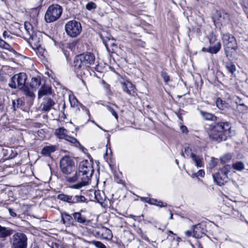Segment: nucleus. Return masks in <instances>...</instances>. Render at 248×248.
<instances>
[{
    "label": "nucleus",
    "instance_id": "1",
    "mask_svg": "<svg viewBox=\"0 0 248 248\" xmlns=\"http://www.w3.org/2000/svg\"><path fill=\"white\" fill-rule=\"evenodd\" d=\"M231 129L229 122H217L209 125V136L210 140L220 142L225 140L229 136Z\"/></svg>",
    "mask_w": 248,
    "mask_h": 248
},
{
    "label": "nucleus",
    "instance_id": "2",
    "mask_svg": "<svg viewBox=\"0 0 248 248\" xmlns=\"http://www.w3.org/2000/svg\"><path fill=\"white\" fill-rule=\"evenodd\" d=\"M93 172V167L88 160L83 161L79 163L78 172L74 176L68 177L67 181L70 183L80 181L87 185Z\"/></svg>",
    "mask_w": 248,
    "mask_h": 248
},
{
    "label": "nucleus",
    "instance_id": "3",
    "mask_svg": "<svg viewBox=\"0 0 248 248\" xmlns=\"http://www.w3.org/2000/svg\"><path fill=\"white\" fill-rule=\"evenodd\" d=\"M27 79V75L25 73L15 74L11 78L8 86L11 89L21 91L26 96L33 98L35 95L29 87V84L26 82Z\"/></svg>",
    "mask_w": 248,
    "mask_h": 248
},
{
    "label": "nucleus",
    "instance_id": "4",
    "mask_svg": "<svg viewBox=\"0 0 248 248\" xmlns=\"http://www.w3.org/2000/svg\"><path fill=\"white\" fill-rule=\"evenodd\" d=\"M95 61V56L90 52L83 53L76 56L74 61V67L75 72L77 74V77L80 79V76L78 73L89 67L93 64Z\"/></svg>",
    "mask_w": 248,
    "mask_h": 248
},
{
    "label": "nucleus",
    "instance_id": "5",
    "mask_svg": "<svg viewBox=\"0 0 248 248\" xmlns=\"http://www.w3.org/2000/svg\"><path fill=\"white\" fill-rule=\"evenodd\" d=\"M63 9L59 4H52L47 8L45 15V20L47 23H51L57 20L61 17Z\"/></svg>",
    "mask_w": 248,
    "mask_h": 248
},
{
    "label": "nucleus",
    "instance_id": "6",
    "mask_svg": "<svg viewBox=\"0 0 248 248\" xmlns=\"http://www.w3.org/2000/svg\"><path fill=\"white\" fill-rule=\"evenodd\" d=\"M57 199L67 203L70 206L87 202V199L81 195H67L64 193L57 195Z\"/></svg>",
    "mask_w": 248,
    "mask_h": 248
},
{
    "label": "nucleus",
    "instance_id": "7",
    "mask_svg": "<svg viewBox=\"0 0 248 248\" xmlns=\"http://www.w3.org/2000/svg\"><path fill=\"white\" fill-rule=\"evenodd\" d=\"M27 240L25 234L21 232H16L10 239L11 248H27Z\"/></svg>",
    "mask_w": 248,
    "mask_h": 248
},
{
    "label": "nucleus",
    "instance_id": "8",
    "mask_svg": "<svg viewBox=\"0 0 248 248\" xmlns=\"http://www.w3.org/2000/svg\"><path fill=\"white\" fill-rule=\"evenodd\" d=\"M231 166L227 165L219 169L217 172L213 174L215 182L218 186H222L228 181V174L230 172Z\"/></svg>",
    "mask_w": 248,
    "mask_h": 248
},
{
    "label": "nucleus",
    "instance_id": "9",
    "mask_svg": "<svg viewBox=\"0 0 248 248\" xmlns=\"http://www.w3.org/2000/svg\"><path fill=\"white\" fill-rule=\"evenodd\" d=\"M64 28L67 34L72 37H76L78 36L82 30L80 22L75 20L69 21L66 23Z\"/></svg>",
    "mask_w": 248,
    "mask_h": 248
},
{
    "label": "nucleus",
    "instance_id": "10",
    "mask_svg": "<svg viewBox=\"0 0 248 248\" xmlns=\"http://www.w3.org/2000/svg\"><path fill=\"white\" fill-rule=\"evenodd\" d=\"M60 168L62 172L65 174H70L75 170V162L73 158L65 155L60 160Z\"/></svg>",
    "mask_w": 248,
    "mask_h": 248
},
{
    "label": "nucleus",
    "instance_id": "11",
    "mask_svg": "<svg viewBox=\"0 0 248 248\" xmlns=\"http://www.w3.org/2000/svg\"><path fill=\"white\" fill-rule=\"evenodd\" d=\"M213 20L216 26H222L229 22L230 15L223 10H217L213 16Z\"/></svg>",
    "mask_w": 248,
    "mask_h": 248
},
{
    "label": "nucleus",
    "instance_id": "12",
    "mask_svg": "<svg viewBox=\"0 0 248 248\" xmlns=\"http://www.w3.org/2000/svg\"><path fill=\"white\" fill-rule=\"evenodd\" d=\"M123 90L127 94L134 96L135 93V88L133 84L128 81L121 82Z\"/></svg>",
    "mask_w": 248,
    "mask_h": 248
},
{
    "label": "nucleus",
    "instance_id": "13",
    "mask_svg": "<svg viewBox=\"0 0 248 248\" xmlns=\"http://www.w3.org/2000/svg\"><path fill=\"white\" fill-rule=\"evenodd\" d=\"M204 226L201 224L195 225L193 228V236L196 238H200L202 237L203 235H205L206 230L204 229Z\"/></svg>",
    "mask_w": 248,
    "mask_h": 248
},
{
    "label": "nucleus",
    "instance_id": "14",
    "mask_svg": "<svg viewBox=\"0 0 248 248\" xmlns=\"http://www.w3.org/2000/svg\"><path fill=\"white\" fill-rule=\"evenodd\" d=\"M26 33L29 37V39H30V43L31 45H33V47L34 48H38V47L40 46L41 45L39 44V38H37V36L34 35L33 34V31L32 29L28 30L27 29L26 30Z\"/></svg>",
    "mask_w": 248,
    "mask_h": 248
},
{
    "label": "nucleus",
    "instance_id": "15",
    "mask_svg": "<svg viewBox=\"0 0 248 248\" xmlns=\"http://www.w3.org/2000/svg\"><path fill=\"white\" fill-rule=\"evenodd\" d=\"M14 231L10 228L2 226L0 225V239L1 241H4L7 238L11 236Z\"/></svg>",
    "mask_w": 248,
    "mask_h": 248
},
{
    "label": "nucleus",
    "instance_id": "16",
    "mask_svg": "<svg viewBox=\"0 0 248 248\" xmlns=\"http://www.w3.org/2000/svg\"><path fill=\"white\" fill-rule=\"evenodd\" d=\"M55 104L54 101L51 98L46 97L44 98L43 102L41 104V109L44 112H48Z\"/></svg>",
    "mask_w": 248,
    "mask_h": 248
},
{
    "label": "nucleus",
    "instance_id": "17",
    "mask_svg": "<svg viewBox=\"0 0 248 248\" xmlns=\"http://www.w3.org/2000/svg\"><path fill=\"white\" fill-rule=\"evenodd\" d=\"M231 40H232V41L225 46L224 48L225 55L227 57H229L232 56V54L229 53L230 49L235 50L237 48L236 41L233 36L232 38H231Z\"/></svg>",
    "mask_w": 248,
    "mask_h": 248
},
{
    "label": "nucleus",
    "instance_id": "18",
    "mask_svg": "<svg viewBox=\"0 0 248 248\" xmlns=\"http://www.w3.org/2000/svg\"><path fill=\"white\" fill-rule=\"evenodd\" d=\"M12 104L14 110H16L17 108H20L23 110H25L26 108L25 99L24 97L18 98L16 100H13Z\"/></svg>",
    "mask_w": 248,
    "mask_h": 248
},
{
    "label": "nucleus",
    "instance_id": "19",
    "mask_svg": "<svg viewBox=\"0 0 248 248\" xmlns=\"http://www.w3.org/2000/svg\"><path fill=\"white\" fill-rule=\"evenodd\" d=\"M61 220L63 224L70 226L72 223L73 217L66 212L62 213Z\"/></svg>",
    "mask_w": 248,
    "mask_h": 248
},
{
    "label": "nucleus",
    "instance_id": "20",
    "mask_svg": "<svg viewBox=\"0 0 248 248\" xmlns=\"http://www.w3.org/2000/svg\"><path fill=\"white\" fill-rule=\"evenodd\" d=\"M56 150V148L55 146H46L43 148L41 152V154L46 156H49L52 153L54 152Z\"/></svg>",
    "mask_w": 248,
    "mask_h": 248
},
{
    "label": "nucleus",
    "instance_id": "21",
    "mask_svg": "<svg viewBox=\"0 0 248 248\" xmlns=\"http://www.w3.org/2000/svg\"><path fill=\"white\" fill-rule=\"evenodd\" d=\"M51 94V87L45 85L41 87L38 91V97L40 98L44 95Z\"/></svg>",
    "mask_w": 248,
    "mask_h": 248
},
{
    "label": "nucleus",
    "instance_id": "22",
    "mask_svg": "<svg viewBox=\"0 0 248 248\" xmlns=\"http://www.w3.org/2000/svg\"><path fill=\"white\" fill-rule=\"evenodd\" d=\"M200 113L204 119L208 121H217V118L214 114L204 111H200Z\"/></svg>",
    "mask_w": 248,
    "mask_h": 248
},
{
    "label": "nucleus",
    "instance_id": "23",
    "mask_svg": "<svg viewBox=\"0 0 248 248\" xmlns=\"http://www.w3.org/2000/svg\"><path fill=\"white\" fill-rule=\"evenodd\" d=\"M67 130L64 127H60L55 130V135L60 139H64L66 137Z\"/></svg>",
    "mask_w": 248,
    "mask_h": 248
},
{
    "label": "nucleus",
    "instance_id": "24",
    "mask_svg": "<svg viewBox=\"0 0 248 248\" xmlns=\"http://www.w3.org/2000/svg\"><path fill=\"white\" fill-rule=\"evenodd\" d=\"M72 215L75 221L78 223L84 224L86 222L87 220L85 217L82 215L80 212H75Z\"/></svg>",
    "mask_w": 248,
    "mask_h": 248
},
{
    "label": "nucleus",
    "instance_id": "25",
    "mask_svg": "<svg viewBox=\"0 0 248 248\" xmlns=\"http://www.w3.org/2000/svg\"><path fill=\"white\" fill-rule=\"evenodd\" d=\"M41 84V78L40 77L32 78L29 84V87L31 89H36Z\"/></svg>",
    "mask_w": 248,
    "mask_h": 248
},
{
    "label": "nucleus",
    "instance_id": "26",
    "mask_svg": "<svg viewBox=\"0 0 248 248\" xmlns=\"http://www.w3.org/2000/svg\"><path fill=\"white\" fill-rule=\"evenodd\" d=\"M191 158L195 162L197 167H202L203 166L202 159L199 156L196 155L194 153H191Z\"/></svg>",
    "mask_w": 248,
    "mask_h": 248
},
{
    "label": "nucleus",
    "instance_id": "27",
    "mask_svg": "<svg viewBox=\"0 0 248 248\" xmlns=\"http://www.w3.org/2000/svg\"><path fill=\"white\" fill-rule=\"evenodd\" d=\"M220 48V43L218 42L214 46L209 47L207 49V52L212 54H216L219 51Z\"/></svg>",
    "mask_w": 248,
    "mask_h": 248
},
{
    "label": "nucleus",
    "instance_id": "28",
    "mask_svg": "<svg viewBox=\"0 0 248 248\" xmlns=\"http://www.w3.org/2000/svg\"><path fill=\"white\" fill-rule=\"evenodd\" d=\"M225 67L228 72L233 75L236 71V66L235 64L231 62H226L225 64Z\"/></svg>",
    "mask_w": 248,
    "mask_h": 248
},
{
    "label": "nucleus",
    "instance_id": "29",
    "mask_svg": "<svg viewBox=\"0 0 248 248\" xmlns=\"http://www.w3.org/2000/svg\"><path fill=\"white\" fill-rule=\"evenodd\" d=\"M109 105H106V107L108 110L111 113V114L114 117V118L117 120L118 119V115L116 112L113 107H115L116 108H118V107L115 104H110L108 103Z\"/></svg>",
    "mask_w": 248,
    "mask_h": 248
},
{
    "label": "nucleus",
    "instance_id": "30",
    "mask_svg": "<svg viewBox=\"0 0 248 248\" xmlns=\"http://www.w3.org/2000/svg\"><path fill=\"white\" fill-rule=\"evenodd\" d=\"M233 36L230 33L223 34L222 36V41L224 45V47L226 46L232 41L231 38H232Z\"/></svg>",
    "mask_w": 248,
    "mask_h": 248
},
{
    "label": "nucleus",
    "instance_id": "31",
    "mask_svg": "<svg viewBox=\"0 0 248 248\" xmlns=\"http://www.w3.org/2000/svg\"><path fill=\"white\" fill-rule=\"evenodd\" d=\"M233 169L237 171H242L245 169V165L242 161H237L232 164Z\"/></svg>",
    "mask_w": 248,
    "mask_h": 248
},
{
    "label": "nucleus",
    "instance_id": "32",
    "mask_svg": "<svg viewBox=\"0 0 248 248\" xmlns=\"http://www.w3.org/2000/svg\"><path fill=\"white\" fill-rule=\"evenodd\" d=\"M88 243L94 245L97 248H106V246L103 244L101 242L97 241H88Z\"/></svg>",
    "mask_w": 248,
    "mask_h": 248
},
{
    "label": "nucleus",
    "instance_id": "33",
    "mask_svg": "<svg viewBox=\"0 0 248 248\" xmlns=\"http://www.w3.org/2000/svg\"><path fill=\"white\" fill-rule=\"evenodd\" d=\"M140 199L141 201L148 203L149 204L152 205L155 204L154 203L152 202V201L157 202V200L154 199V198H151L149 197H140Z\"/></svg>",
    "mask_w": 248,
    "mask_h": 248
},
{
    "label": "nucleus",
    "instance_id": "34",
    "mask_svg": "<svg viewBox=\"0 0 248 248\" xmlns=\"http://www.w3.org/2000/svg\"><path fill=\"white\" fill-rule=\"evenodd\" d=\"M65 140L67 141H69V142L73 144H75L76 143L78 144H79V142L78 141V140L73 137H71V136H69L68 135H67L66 137L65 138H64V139Z\"/></svg>",
    "mask_w": 248,
    "mask_h": 248
},
{
    "label": "nucleus",
    "instance_id": "35",
    "mask_svg": "<svg viewBox=\"0 0 248 248\" xmlns=\"http://www.w3.org/2000/svg\"><path fill=\"white\" fill-rule=\"evenodd\" d=\"M232 158V155L230 154L225 155L220 158V161L222 163L225 164L230 161Z\"/></svg>",
    "mask_w": 248,
    "mask_h": 248
},
{
    "label": "nucleus",
    "instance_id": "36",
    "mask_svg": "<svg viewBox=\"0 0 248 248\" xmlns=\"http://www.w3.org/2000/svg\"><path fill=\"white\" fill-rule=\"evenodd\" d=\"M161 76L163 78L164 82L166 84H168L169 81H170V76H169L168 73L164 71H162L161 72Z\"/></svg>",
    "mask_w": 248,
    "mask_h": 248
},
{
    "label": "nucleus",
    "instance_id": "37",
    "mask_svg": "<svg viewBox=\"0 0 248 248\" xmlns=\"http://www.w3.org/2000/svg\"><path fill=\"white\" fill-rule=\"evenodd\" d=\"M0 46L9 50L12 49L11 46L3 40H0Z\"/></svg>",
    "mask_w": 248,
    "mask_h": 248
},
{
    "label": "nucleus",
    "instance_id": "38",
    "mask_svg": "<svg viewBox=\"0 0 248 248\" xmlns=\"http://www.w3.org/2000/svg\"><path fill=\"white\" fill-rule=\"evenodd\" d=\"M86 8L87 10L91 11L93 9H95L96 8V4L92 1L88 2L86 5Z\"/></svg>",
    "mask_w": 248,
    "mask_h": 248
},
{
    "label": "nucleus",
    "instance_id": "39",
    "mask_svg": "<svg viewBox=\"0 0 248 248\" xmlns=\"http://www.w3.org/2000/svg\"><path fill=\"white\" fill-rule=\"evenodd\" d=\"M243 8L248 18V0H244L243 2Z\"/></svg>",
    "mask_w": 248,
    "mask_h": 248
},
{
    "label": "nucleus",
    "instance_id": "40",
    "mask_svg": "<svg viewBox=\"0 0 248 248\" xmlns=\"http://www.w3.org/2000/svg\"><path fill=\"white\" fill-rule=\"evenodd\" d=\"M79 182L78 184H76L75 185H73L71 186L72 188H75V189H79L81 188L83 186H86L82 183H81L80 181H78Z\"/></svg>",
    "mask_w": 248,
    "mask_h": 248
},
{
    "label": "nucleus",
    "instance_id": "41",
    "mask_svg": "<svg viewBox=\"0 0 248 248\" xmlns=\"http://www.w3.org/2000/svg\"><path fill=\"white\" fill-rule=\"evenodd\" d=\"M204 171L203 170H200L196 173L194 174L193 175L196 177L200 176L203 177L204 176Z\"/></svg>",
    "mask_w": 248,
    "mask_h": 248
},
{
    "label": "nucleus",
    "instance_id": "42",
    "mask_svg": "<svg viewBox=\"0 0 248 248\" xmlns=\"http://www.w3.org/2000/svg\"><path fill=\"white\" fill-rule=\"evenodd\" d=\"M157 202H158V203H155L154 205H155L157 206L160 207H166L167 206V203L163 202L161 201H157Z\"/></svg>",
    "mask_w": 248,
    "mask_h": 248
},
{
    "label": "nucleus",
    "instance_id": "43",
    "mask_svg": "<svg viewBox=\"0 0 248 248\" xmlns=\"http://www.w3.org/2000/svg\"><path fill=\"white\" fill-rule=\"evenodd\" d=\"M185 152L187 155V156H189L191 157V153H192V150L189 147H187L185 148Z\"/></svg>",
    "mask_w": 248,
    "mask_h": 248
},
{
    "label": "nucleus",
    "instance_id": "44",
    "mask_svg": "<svg viewBox=\"0 0 248 248\" xmlns=\"http://www.w3.org/2000/svg\"><path fill=\"white\" fill-rule=\"evenodd\" d=\"M3 36L5 39H6V37L8 38H12V37L10 36V32L7 31H4V32H3Z\"/></svg>",
    "mask_w": 248,
    "mask_h": 248
},
{
    "label": "nucleus",
    "instance_id": "45",
    "mask_svg": "<svg viewBox=\"0 0 248 248\" xmlns=\"http://www.w3.org/2000/svg\"><path fill=\"white\" fill-rule=\"evenodd\" d=\"M9 212L11 215V216L13 217H16V214L15 212L13 209L11 208H9Z\"/></svg>",
    "mask_w": 248,
    "mask_h": 248
},
{
    "label": "nucleus",
    "instance_id": "46",
    "mask_svg": "<svg viewBox=\"0 0 248 248\" xmlns=\"http://www.w3.org/2000/svg\"><path fill=\"white\" fill-rule=\"evenodd\" d=\"M217 164V163L215 160H212L209 164V166L210 168H213L216 166Z\"/></svg>",
    "mask_w": 248,
    "mask_h": 248
},
{
    "label": "nucleus",
    "instance_id": "47",
    "mask_svg": "<svg viewBox=\"0 0 248 248\" xmlns=\"http://www.w3.org/2000/svg\"><path fill=\"white\" fill-rule=\"evenodd\" d=\"M98 192H95V198H96V200H97L99 202H102L103 201H104V199L102 197H100V198H99V197H98Z\"/></svg>",
    "mask_w": 248,
    "mask_h": 248
},
{
    "label": "nucleus",
    "instance_id": "48",
    "mask_svg": "<svg viewBox=\"0 0 248 248\" xmlns=\"http://www.w3.org/2000/svg\"><path fill=\"white\" fill-rule=\"evenodd\" d=\"M222 101L220 99H217L216 104L218 108H220V107H222Z\"/></svg>",
    "mask_w": 248,
    "mask_h": 248
},
{
    "label": "nucleus",
    "instance_id": "49",
    "mask_svg": "<svg viewBox=\"0 0 248 248\" xmlns=\"http://www.w3.org/2000/svg\"><path fill=\"white\" fill-rule=\"evenodd\" d=\"M24 26L26 30L27 29L30 30V28H31V25L30 23L27 22H25Z\"/></svg>",
    "mask_w": 248,
    "mask_h": 248
},
{
    "label": "nucleus",
    "instance_id": "50",
    "mask_svg": "<svg viewBox=\"0 0 248 248\" xmlns=\"http://www.w3.org/2000/svg\"><path fill=\"white\" fill-rule=\"evenodd\" d=\"M181 130L183 133H186L188 131L187 127L185 125L181 126Z\"/></svg>",
    "mask_w": 248,
    "mask_h": 248
},
{
    "label": "nucleus",
    "instance_id": "51",
    "mask_svg": "<svg viewBox=\"0 0 248 248\" xmlns=\"http://www.w3.org/2000/svg\"><path fill=\"white\" fill-rule=\"evenodd\" d=\"M185 234L187 236H190L192 235V232L190 231H186L185 232Z\"/></svg>",
    "mask_w": 248,
    "mask_h": 248
},
{
    "label": "nucleus",
    "instance_id": "52",
    "mask_svg": "<svg viewBox=\"0 0 248 248\" xmlns=\"http://www.w3.org/2000/svg\"><path fill=\"white\" fill-rule=\"evenodd\" d=\"M104 44H105V46H106V48H107V50H108V51H109V48H108V44H107L106 43H105V42H104Z\"/></svg>",
    "mask_w": 248,
    "mask_h": 248
},
{
    "label": "nucleus",
    "instance_id": "53",
    "mask_svg": "<svg viewBox=\"0 0 248 248\" xmlns=\"http://www.w3.org/2000/svg\"><path fill=\"white\" fill-rule=\"evenodd\" d=\"M75 101L76 102H77V100H73V102L72 101H70V102H71V105L72 106H74L75 105Z\"/></svg>",
    "mask_w": 248,
    "mask_h": 248
},
{
    "label": "nucleus",
    "instance_id": "54",
    "mask_svg": "<svg viewBox=\"0 0 248 248\" xmlns=\"http://www.w3.org/2000/svg\"><path fill=\"white\" fill-rule=\"evenodd\" d=\"M106 232L107 233H111V231L108 229L106 228Z\"/></svg>",
    "mask_w": 248,
    "mask_h": 248
},
{
    "label": "nucleus",
    "instance_id": "55",
    "mask_svg": "<svg viewBox=\"0 0 248 248\" xmlns=\"http://www.w3.org/2000/svg\"><path fill=\"white\" fill-rule=\"evenodd\" d=\"M4 244L2 242H0V248H4Z\"/></svg>",
    "mask_w": 248,
    "mask_h": 248
},
{
    "label": "nucleus",
    "instance_id": "56",
    "mask_svg": "<svg viewBox=\"0 0 248 248\" xmlns=\"http://www.w3.org/2000/svg\"><path fill=\"white\" fill-rule=\"evenodd\" d=\"M6 152L7 153H12L13 152V150L11 149H9L8 150H6Z\"/></svg>",
    "mask_w": 248,
    "mask_h": 248
},
{
    "label": "nucleus",
    "instance_id": "57",
    "mask_svg": "<svg viewBox=\"0 0 248 248\" xmlns=\"http://www.w3.org/2000/svg\"><path fill=\"white\" fill-rule=\"evenodd\" d=\"M170 219H173V214H172V213L171 212H170Z\"/></svg>",
    "mask_w": 248,
    "mask_h": 248
},
{
    "label": "nucleus",
    "instance_id": "58",
    "mask_svg": "<svg viewBox=\"0 0 248 248\" xmlns=\"http://www.w3.org/2000/svg\"><path fill=\"white\" fill-rule=\"evenodd\" d=\"M181 156H184V157H185V156L184 153V152H183V151H182V152H181Z\"/></svg>",
    "mask_w": 248,
    "mask_h": 248
},
{
    "label": "nucleus",
    "instance_id": "59",
    "mask_svg": "<svg viewBox=\"0 0 248 248\" xmlns=\"http://www.w3.org/2000/svg\"><path fill=\"white\" fill-rule=\"evenodd\" d=\"M97 126H98V127H99L101 129L103 130L104 131H105V132H106V131H107L106 130L103 129L102 128H101V127L100 126H99V125H97Z\"/></svg>",
    "mask_w": 248,
    "mask_h": 248
},
{
    "label": "nucleus",
    "instance_id": "60",
    "mask_svg": "<svg viewBox=\"0 0 248 248\" xmlns=\"http://www.w3.org/2000/svg\"><path fill=\"white\" fill-rule=\"evenodd\" d=\"M168 232H169V234H173V232L171 231H169Z\"/></svg>",
    "mask_w": 248,
    "mask_h": 248
},
{
    "label": "nucleus",
    "instance_id": "61",
    "mask_svg": "<svg viewBox=\"0 0 248 248\" xmlns=\"http://www.w3.org/2000/svg\"><path fill=\"white\" fill-rule=\"evenodd\" d=\"M110 135H108V141L109 142V138H110Z\"/></svg>",
    "mask_w": 248,
    "mask_h": 248
},
{
    "label": "nucleus",
    "instance_id": "62",
    "mask_svg": "<svg viewBox=\"0 0 248 248\" xmlns=\"http://www.w3.org/2000/svg\"><path fill=\"white\" fill-rule=\"evenodd\" d=\"M14 156H12L11 155L8 156V158H13Z\"/></svg>",
    "mask_w": 248,
    "mask_h": 248
},
{
    "label": "nucleus",
    "instance_id": "63",
    "mask_svg": "<svg viewBox=\"0 0 248 248\" xmlns=\"http://www.w3.org/2000/svg\"><path fill=\"white\" fill-rule=\"evenodd\" d=\"M62 107H63V108H65V103H64V104H63Z\"/></svg>",
    "mask_w": 248,
    "mask_h": 248
},
{
    "label": "nucleus",
    "instance_id": "64",
    "mask_svg": "<svg viewBox=\"0 0 248 248\" xmlns=\"http://www.w3.org/2000/svg\"><path fill=\"white\" fill-rule=\"evenodd\" d=\"M240 106H245V104H240Z\"/></svg>",
    "mask_w": 248,
    "mask_h": 248
}]
</instances>
